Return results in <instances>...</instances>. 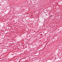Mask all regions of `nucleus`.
<instances>
[{
	"instance_id": "f257e3e1",
	"label": "nucleus",
	"mask_w": 62,
	"mask_h": 62,
	"mask_svg": "<svg viewBox=\"0 0 62 62\" xmlns=\"http://www.w3.org/2000/svg\"><path fill=\"white\" fill-rule=\"evenodd\" d=\"M52 16H50V17H52Z\"/></svg>"
}]
</instances>
